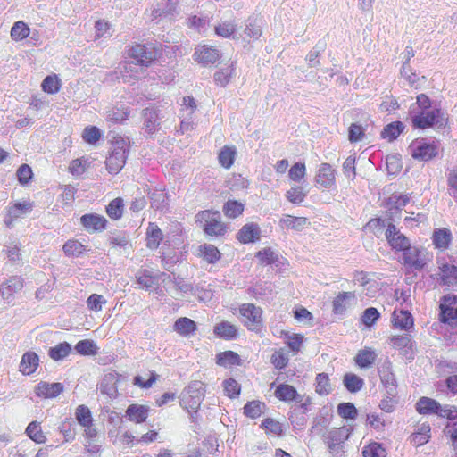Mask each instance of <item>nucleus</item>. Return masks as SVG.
I'll list each match as a JSON object with an SVG mask.
<instances>
[{
  "mask_svg": "<svg viewBox=\"0 0 457 457\" xmlns=\"http://www.w3.org/2000/svg\"><path fill=\"white\" fill-rule=\"evenodd\" d=\"M129 151V141L122 137H114L105 165L109 173L118 174L125 165Z\"/></svg>",
  "mask_w": 457,
  "mask_h": 457,
  "instance_id": "obj_1",
  "label": "nucleus"
},
{
  "mask_svg": "<svg viewBox=\"0 0 457 457\" xmlns=\"http://www.w3.org/2000/svg\"><path fill=\"white\" fill-rule=\"evenodd\" d=\"M205 387L201 381L191 382L180 395V405L188 412H191V418L195 419L197 411L204 398Z\"/></svg>",
  "mask_w": 457,
  "mask_h": 457,
  "instance_id": "obj_2",
  "label": "nucleus"
},
{
  "mask_svg": "<svg viewBox=\"0 0 457 457\" xmlns=\"http://www.w3.org/2000/svg\"><path fill=\"white\" fill-rule=\"evenodd\" d=\"M409 114L413 128L428 129L435 125L444 126L445 119L440 108L434 107L428 111L417 112L414 104L410 107Z\"/></svg>",
  "mask_w": 457,
  "mask_h": 457,
  "instance_id": "obj_3",
  "label": "nucleus"
},
{
  "mask_svg": "<svg viewBox=\"0 0 457 457\" xmlns=\"http://www.w3.org/2000/svg\"><path fill=\"white\" fill-rule=\"evenodd\" d=\"M195 222L199 223L208 236H223L227 227L221 222V215L218 211L204 210L195 215Z\"/></svg>",
  "mask_w": 457,
  "mask_h": 457,
  "instance_id": "obj_4",
  "label": "nucleus"
},
{
  "mask_svg": "<svg viewBox=\"0 0 457 457\" xmlns=\"http://www.w3.org/2000/svg\"><path fill=\"white\" fill-rule=\"evenodd\" d=\"M411 156L419 161L428 162L438 155L440 144L427 138L416 139L409 146Z\"/></svg>",
  "mask_w": 457,
  "mask_h": 457,
  "instance_id": "obj_5",
  "label": "nucleus"
},
{
  "mask_svg": "<svg viewBox=\"0 0 457 457\" xmlns=\"http://www.w3.org/2000/svg\"><path fill=\"white\" fill-rule=\"evenodd\" d=\"M240 314L244 317V323L249 330L259 332L262 328V311L253 303H244L239 308Z\"/></svg>",
  "mask_w": 457,
  "mask_h": 457,
  "instance_id": "obj_6",
  "label": "nucleus"
},
{
  "mask_svg": "<svg viewBox=\"0 0 457 457\" xmlns=\"http://www.w3.org/2000/svg\"><path fill=\"white\" fill-rule=\"evenodd\" d=\"M439 320L445 324H457V295L449 294L442 297Z\"/></svg>",
  "mask_w": 457,
  "mask_h": 457,
  "instance_id": "obj_7",
  "label": "nucleus"
},
{
  "mask_svg": "<svg viewBox=\"0 0 457 457\" xmlns=\"http://www.w3.org/2000/svg\"><path fill=\"white\" fill-rule=\"evenodd\" d=\"M129 55L137 64L147 67L156 58V51L152 46L137 44L131 47Z\"/></svg>",
  "mask_w": 457,
  "mask_h": 457,
  "instance_id": "obj_8",
  "label": "nucleus"
},
{
  "mask_svg": "<svg viewBox=\"0 0 457 457\" xmlns=\"http://www.w3.org/2000/svg\"><path fill=\"white\" fill-rule=\"evenodd\" d=\"M378 373L382 385L386 389V393L391 396L397 394V384L395 374L392 371V364L389 361H385L380 368Z\"/></svg>",
  "mask_w": 457,
  "mask_h": 457,
  "instance_id": "obj_9",
  "label": "nucleus"
},
{
  "mask_svg": "<svg viewBox=\"0 0 457 457\" xmlns=\"http://www.w3.org/2000/svg\"><path fill=\"white\" fill-rule=\"evenodd\" d=\"M390 342L392 345L396 348L400 354L403 355L405 359H414V343L411 335L403 334L394 336L390 338Z\"/></svg>",
  "mask_w": 457,
  "mask_h": 457,
  "instance_id": "obj_10",
  "label": "nucleus"
},
{
  "mask_svg": "<svg viewBox=\"0 0 457 457\" xmlns=\"http://www.w3.org/2000/svg\"><path fill=\"white\" fill-rule=\"evenodd\" d=\"M143 129L147 135H154L161 129L159 111L154 107H147L142 111Z\"/></svg>",
  "mask_w": 457,
  "mask_h": 457,
  "instance_id": "obj_11",
  "label": "nucleus"
},
{
  "mask_svg": "<svg viewBox=\"0 0 457 457\" xmlns=\"http://www.w3.org/2000/svg\"><path fill=\"white\" fill-rule=\"evenodd\" d=\"M386 237L390 246L395 251H403L411 245L408 237L402 234L392 223L387 226Z\"/></svg>",
  "mask_w": 457,
  "mask_h": 457,
  "instance_id": "obj_12",
  "label": "nucleus"
},
{
  "mask_svg": "<svg viewBox=\"0 0 457 457\" xmlns=\"http://www.w3.org/2000/svg\"><path fill=\"white\" fill-rule=\"evenodd\" d=\"M23 287V279L19 276H12L0 285V295L8 303L14 297V295Z\"/></svg>",
  "mask_w": 457,
  "mask_h": 457,
  "instance_id": "obj_13",
  "label": "nucleus"
},
{
  "mask_svg": "<svg viewBox=\"0 0 457 457\" xmlns=\"http://www.w3.org/2000/svg\"><path fill=\"white\" fill-rule=\"evenodd\" d=\"M336 171L329 163H321L315 177L316 183L326 189L336 183Z\"/></svg>",
  "mask_w": 457,
  "mask_h": 457,
  "instance_id": "obj_14",
  "label": "nucleus"
},
{
  "mask_svg": "<svg viewBox=\"0 0 457 457\" xmlns=\"http://www.w3.org/2000/svg\"><path fill=\"white\" fill-rule=\"evenodd\" d=\"M80 222L87 231L99 232L105 229L107 220L96 213H87L81 216Z\"/></svg>",
  "mask_w": 457,
  "mask_h": 457,
  "instance_id": "obj_15",
  "label": "nucleus"
},
{
  "mask_svg": "<svg viewBox=\"0 0 457 457\" xmlns=\"http://www.w3.org/2000/svg\"><path fill=\"white\" fill-rule=\"evenodd\" d=\"M403 254L404 264L415 270H421L426 262L420 257V252L417 247H411L404 249Z\"/></svg>",
  "mask_w": 457,
  "mask_h": 457,
  "instance_id": "obj_16",
  "label": "nucleus"
},
{
  "mask_svg": "<svg viewBox=\"0 0 457 457\" xmlns=\"http://www.w3.org/2000/svg\"><path fill=\"white\" fill-rule=\"evenodd\" d=\"M261 230L256 223L244 225L237 234V238L243 244L253 243L260 238Z\"/></svg>",
  "mask_w": 457,
  "mask_h": 457,
  "instance_id": "obj_17",
  "label": "nucleus"
},
{
  "mask_svg": "<svg viewBox=\"0 0 457 457\" xmlns=\"http://www.w3.org/2000/svg\"><path fill=\"white\" fill-rule=\"evenodd\" d=\"M354 300L355 294L353 292H340L333 301V312L336 315H344Z\"/></svg>",
  "mask_w": 457,
  "mask_h": 457,
  "instance_id": "obj_18",
  "label": "nucleus"
},
{
  "mask_svg": "<svg viewBox=\"0 0 457 457\" xmlns=\"http://www.w3.org/2000/svg\"><path fill=\"white\" fill-rule=\"evenodd\" d=\"M274 395L283 402L295 401V403H302L303 400V395H299L296 389L288 384L279 385L276 388Z\"/></svg>",
  "mask_w": 457,
  "mask_h": 457,
  "instance_id": "obj_19",
  "label": "nucleus"
},
{
  "mask_svg": "<svg viewBox=\"0 0 457 457\" xmlns=\"http://www.w3.org/2000/svg\"><path fill=\"white\" fill-rule=\"evenodd\" d=\"M194 55L195 60L204 65L213 64L220 59L219 50L206 46L196 48Z\"/></svg>",
  "mask_w": 457,
  "mask_h": 457,
  "instance_id": "obj_20",
  "label": "nucleus"
},
{
  "mask_svg": "<svg viewBox=\"0 0 457 457\" xmlns=\"http://www.w3.org/2000/svg\"><path fill=\"white\" fill-rule=\"evenodd\" d=\"M347 438L345 428H334L325 436L326 443L331 453L337 452L340 445Z\"/></svg>",
  "mask_w": 457,
  "mask_h": 457,
  "instance_id": "obj_21",
  "label": "nucleus"
},
{
  "mask_svg": "<svg viewBox=\"0 0 457 457\" xmlns=\"http://www.w3.org/2000/svg\"><path fill=\"white\" fill-rule=\"evenodd\" d=\"M63 391L62 383H48L41 381L36 387V394L45 398H53L59 395Z\"/></svg>",
  "mask_w": 457,
  "mask_h": 457,
  "instance_id": "obj_22",
  "label": "nucleus"
},
{
  "mask_svg": "<svg viewBox=\"0 0 457 457\" xmlns=\"http://www.w3.org/2000/svg\"><path fill=\"white\" fill-rule=\"evenodd\" d=\"M439 270L441 284L457 287V266L445 263Z\"/></svg>",
  "mask_w": 457,
  "mask_h": 457,
  "instance_id": "obj_23",
  "label": "nucleus"
},
{
  "mask_svg": "<svg viewBox=\"0 0 457 457\" xmlns=\"http://www.w3.org/2000/svg\"><path fill=\"white\" fill-rule=\"evenodd\" d=\"M39 357L34 352H27L22 355L20 362V371L24 375H30L38 367Z\"/></svg>",
  "mask_w": 457,
  "mask_h": 457,
  "instance_id": "obj_24",
  "label": "nucleus"
},
{
  "mask_svg": "<svg viewBox=\"0 0 457 457\" xmlns=\"http://www.w3.org/2000/svg\"><path fill=\"white\" fill-rule=\"evenodd\" d=\"M151 207L161 212H166L169 208L168 194L163 189H154L149 192Z\"/></svg>",
  "mask_w": 457,
  "mask_h": 457,
  "instance_id": "obj_25",
  "label": "nucleus"
},
{
  "mask_svg": "<svg viewBox=\"0 0 457 457\" xmlns=\"http://www.w3.org/2000/svg\"><path fill=\"white\" fill-rule=\"evenodd\" d=\"M392 322L394 327L403 330H409L414 324L411 313L404 310H401L399 312L396 310L394 311Z\"/></svg>",
  "mask_w": 457,
  "mask_h": 457,
  "instance_id": "obj_26",
  "label": "nucleus"
},
{
  "mask_svg": "<svg viewBox=\"0 0 457 457\" xmlns=\"http://www.w3.org/2000/svg\"><path fill=\"white\" fill-rule=\"evenodd\" d=\"M196 328V323L187 317L179 318L173 325V329L182 337H190Z\"/></svg>",
  "mask_w": 457,
  "mask_h": 457,
  "instance_id": "obj_27",
  "label": "nucleus"
},
{
  "mask_svg": "<svg viewBox=\"0 0 457 457\" xmlns=\"http://www.w3.org/2000/svg\"><path fill=\"white\" fill-rule=\"evenodd\" d=\"M149 407L145 405L131 404L126 410V416L131 421L144 422L148 417Z\"/></svg>",
  "mask_w": 457,
  "mask_h": 457,
  "instance_id": "obj_28",
  "label": "nucleus"
},
{
  "mask_svg": "<svg viewBox=\"0 0 457 457\" xmlns=\"http://www.w3.org/2000/svg\"><path fill=\"white\" fill-rule=\"evenodd\" d=\"M214 334L226 340L235 339L237 336L236 326L228 321H222L215 325L213 328Z\"/></svg>",
  "mask_w": 457,
  "mask_h": 457,
  "instance_id": "obj_29",
  "label": "nucleus"
},
{
  "mask_svg": "<svg viewBox=\"0 0 457 457\" xmlns=\"http://www.w3.org/2000/svg\"><path fill=\"white\" fill-rule=\"evenodd\" d=\"M377 354L370 348L361 350L354 358L355 363L361 369L370 367L376 361Z\"/></svg>",
  "mask_w": 457,
  "mask_h": 457,
  "instance_id": "obj_30",
  "label": "nucleus"
},
{
  "mask_svg": "<svg viewBox=\"0 0 457 457\" xmlns=\"http://www.w3.org/2000/svg\"><path fill=\"white\" fill-rule=\"evenodd\" d=\"M147 247L156 249L162 240V232L160 228L154 222H150L146 231Z\"/></svg>",
  "mask_w": 457,
  "mask_h": 457,
  "instance_id": "obj_31",
  "label": "nucleus"
},
{
  "mask_svg": "<svg viewBox=\"0 0 457 457\" xmlns=\"http://www.w3.org/2000/svg\"><path fill=\"white\" fill-rule=\"evenodd\" d=\"M433 244L440 249H446L452 240V233L447 228H436L433 233Z\"/></svg>",
  "mask_w": 457,
  "mask_h": 457,
  "instance_id": "obj_32",
  "label": "nucleus"
},
{
  "mask_svg": "<svg viewBox=\"0 0 457 457\" xmlns=\"http://www.w3.org/2000/svg\"><path fill=\"white\" fill-rule=\"evenodd\" d=\"M307 223L308 220L304 217H295L288 214L283 215L279 220V225L282 228H292L295 230H301Z\"/></svg>",
  "mask_w": 457,
  "mask_h": 457,
  "instance_id": "obj_33",
  "label": "nucleus"
},
{
  "mask_svg": "<svg viewBox=\"0 0 457 457\" xmlns=\"http://www.w3.org/2000/svg\"><path fill=\"white\" fill-rule=\"evenodd\" d=\"M404 125L402 121H394L386 125L381 131V137L389 142L395 140L403 131Z\"/></svg>",
  "mask_w": 457,
  "mask_h": 457,
  "instance_id": "obj_34",
  "label": "nucleus"
},
{
  "mask_svg": "<svg viewBox=\"0 0 457 457\" xmlns=\"http://www.w3.org/2000/svg\"><path fill=\"white\" fill-rule=\"evenodd\" d=\"M439 403L428 397H421L416 403V410L420 414H436Z\"/></svg>",
  "mask_w": 457,
  "mask_h": 457,
  "instance_id": "obj_35",
  "label": "nucleus"
},
{
  "mask_svg": "<svg viewBox=\"0 0 457 457\" xmlns=\"http://www.w3.org/2000/svg\"><path fill=\"white\" fill-rule=\"evenodd\" d=\"M71 353V345L68 342H62L48 350V355L54 361H61Z\"/></svg>",
  "mask_w": 457,
  "mask_h": 457,
  "instance_id": "obj_36",
  "label": "nucleus"
},
{
  "mask_svg": "<svg viewBox=\"0 0 457 457\" xmlns=\"http://www.w3.org/2000/svg\"><path fill=\"white\" fill-rule=\"evenodd\" d=\"M343 384L350 393H356L363 387L364 380L353 373H346Z\"/></svg>",
  "mask_w": 457,
  "mask_h": 457,
  "instance_id": "obj_37",
  "label": "nucleus"
},
{
  "mask_svg": "<svg viewBox=\"0 0 457 457\" xmlns=\"http://www.w3.org/2000/svg\"><path fill=\"white\" fill-rule=\"evenodd\" d=\"M201 256L208 263H215L220 259V253L213 245H203L199 246Z\"/></svg>",
  "mask_w": 457,
  "mask_h": 457,
  "instance_id": "obj_38",
  "label": "nucleus"
},
{
  "mask_svg": "<svg viewBox=\"0 0 457 457\" xmlns=\"http://www.w3.org/2000/svg\"><path fill=\"white\" fill-rule=\"evenodd\" d=\"M236 154L235 146H224L219 154L220 164L225 169H229L234 163Z\"/></svg>",
  "mask_w": 457,
  "mask_h": 457,
  "instance_id": "obj_39",
  "label": "nucleus"
},
{
  "mask_svg": "<svg viewBox=\"0 0 457 457\" xmlns=\"http://www.w3.org/2000/svg\"><path fill=\"white\" fill-rule=\"evenodd\" d=\"M62 249L67 256L79 257L84 253L85 246L78 240L70 239L63 245Z\"/></svg>",
  "mask_w": 457,
  "mask_h": 457,
  "instance_id": "obj_40",
  "label": "nucleus"
},
{
  "mask_svg": "<svg viewBox=\"0 0 457 457\" xmlns=\"http://www.w3.org/2000/svg\"><path fill=\"white\" fill-rule=\"evenodd\" d=\"M123 200L120 197L113 199L106 206V212L112 220H119L123 214Z\"/></svg>",
  "mask_w": 457,
  "mask_h": 457,
  "instance_id": "obj_41",
  "label": "nucleus"
},
{
  "mask_svg": "<svg viewBox=\"0 0 457 457\" xmlns=\"http://www.w3.org/2000/svg\"><path fill=\"white\" fill-rule=\"evenodd\" d=\"M75 351L81 355H95L97 353V346L93 340L83 339L75 345Z\"/></svg>",
  "mask_w": 457,
  "mask_h": 457,
  "instance_id": "obj_42",
  "label": "nucleus"
},
{
  "mask_svg": "<svg viewBox=\"0 0 457 457\" xmlns=\"http://www.w3.org/2000/svg\"><path fill=\"white\" fill-rule=\"evenodd\" d=\"M260 262L264 265H270L278 262L279 255L271 248H264L256 253Z\"/></svg>",
  "mask_w": 457,
  "mask_h": 457,
  "instance_id": "obj_43",
  "label": "nucleus"
},
{
  "mask_svg": "<svg viewBox=\"0 0 457 457\" xmlns=\"http://www.w3.org/2000/svg\"><path fill=\"white\" fill-rule=\"evenodd\" d=\"M235 71L234 64L231 63L224 68H221L220 71H216L214 74V81L217 85L220 87L226 86L229 78L233 75Z\"/></svg>",
  "mask_w": 457,
  "mask_h": 457,
  "instance_id": "obj_44",
  "label": "nucleus"
},
{
  "mask_svg": "<svg viewBox=\"0 0 457 457\" xmlns=\"http://www.w3.org/2000/svg\"><path fill=\"white\" fill-rule=\"evenodd\" d=\"M129 116L127 108H112L106 112L105 119L111 123H118L126 120Z\"/></svg>",
  "mask_w": 457,
  "mask_h": 457,
  "instance_id": "obj_45",
  "label": "nucleus"
},
{
  "mask_svg": "<svg viewBox=\"0 0 457 457\" xmlns=\"http://www.w3.org/2000/svg\"><path fill=\"white\" fill-rule=\"evenodd\" d=\"M29 28L21 21H16L11 29V37L15 41L22 40L29 37Z\"/></svg>",
  "mask_w": 457,
  "mask_h": 457,
  "instance_id": "obj_46",
  "label": "nucleus"
},
{
  "mask_svg": "<svg viewBox=\"0 0 457 457\" xmlns=\"http://www.w3.org/2000/svg\"><path fill=\"white\" fill-rule=\"evenodd\" d=\"M243 211L244 204L236 200H229L223 206L224 214L228 218H237Z\"/></svg>",
  "mask_w": 457,
  "mask_h": 457,
  "instance_id": "obj_47",
  "label": "nucleus"
},
{
  "mask_svg": "<svg viewBox=\"0 0 457 457\" xmlns=\"http://www.w3.org/2000/svg\"><path fill=\"white\" fill-rule=\"evenodd\" d=\"M26 434L30 439L37 444L44 443L46 441V436L41 430L40 425L36 421H32L28 425Z\"/></svg>",
  "mask_w": 457,
  "mask_h": 457,
  "instance_id": "obj_48",
  "label": "nucleus"
},
{
  "mask_svg": "<svg viewBox=\"0 0 457 457\" xmlns=\"http://www.w3.org/2000/svg\"><path fill=\"white\" fill-rule=\"evenodd\" d=\"M265 404L260 401L248 402L244 407V413L251 419L258 418L264 409Z\"/></svg>",
  "mask_w": 457,
  "mask_h": 457,
  "instance_id": "obj_49",
  "label": "nucleus"
},
{
  "mask_svg": "<svg viewBox=\"0 0 457 457\" xmlns=\"http://www.w3.org/2000/svg\"><path fill=\"white\" fill-rule=\"evenodd\" d=\"M316 392L320 395H328L331 392L329 378L326 373H320L317 375Z\"/></svg>",
  "mask_w": 457,
  "mask_h": 457,
  "instance_id": "obj_50",
  "label": "nucleus"
},
{
  "mask_svg": "<svg viewBox=\"0 0 457 457\" xmlns=\"http://www.w3.org/2000/svg\"><path fill=\"white\" fill-rule=\"evenodd\" d=\"M75 417L82 427L91 425L93 419L90 410L85 405H79L75 411Z\"/></svg>",
  "mask_w": 457,
  "mask_h": 457,
  "instance_id": "obj_51",
  "label": "nucleus"
},
{
  "mask_svg": "<svg viewBox=\"0 0 457 457\" xmlns=\"http://www.w3.org/2000/svg\"><path fill=\"white\" fill-rule=\"evenodd\" d=\"M137 283L141 288L149 289L154 287L155 278L152 276L151 272L147 270L138 271L136 274Z\"/></svg>",
  "mask_w": 457,
  "mask_h": 457,
  "instance_id": "obj_52",
  "label": "nucleus"
},
{
  "mask_svg": "<svg viewBox=\"0 0 457 457\" xmlns=\"http://www.w3.org/2000/svg\"><path fill=\"white\" fill-rule=\"evenodd\" d=\"M380 318V313L375 307H369L364 310L361 320L367 327H372Z\"/></svg>",
  "mask_w": 457,
  "mask_h": 457,
  "instance_id": "obj_53",
  "label": "nucleus"
},
{
  "mask_svg": "<svg viewBox=\"0 0 457 457\" xmlns=\"http://www.w3.org/2000/svg\"><path fill=\"white\" fill-rule=\"evenodd\" d=\"M337 413L344 419L354 420L358 415V411L353 403H343L338 404Z\"/></svg>",
  "mask_w": 457,
  "mask_h": 457,
  "instance_id": "obj_54",
  "label": "nucleus"
},
{
  "mask_svg": "<svg viewBox=\"0 0 457 457\" xmlns=\"http://www.w3.org/2000/svg\"><path fill=\"white\" fill-rule=\"evenodd\" d=\"M42 89L48 94H55L60 89V81L56 75L46 76L42 82Z\"/></svg>",
  "mask_w": 457,
  "mask_h": 457,
  "instance_id": "obj_55",
  "label": "nucleus"
},
{
  "mask_svg": "<svg viewBox=\"0 0 457 457\" xmlns=\"http://www.w3.org/2000/svg\"><path fill=\"white\" fill-rule=\"evenodd\" d=\"M238 360V354L232 351L220 353L217 355V363L221 366L237 364Z\"/></svg>",
  "mask_w": 457,
  "mask_h": 457,
  "instance_id": "obj_56",
  "label": "nucleus"
},
{
  "mask_svg": "<svg viewBox=\"0 0 457 457\" xmlns=\"http://www.w3.org/2000/svg\"><path fill=\"white\" fill-rule=\"evenodd\" d=\"M178 3L179 0H167L166 6L164 8L154 9L152 12V15L154 18L162 16H171L176 11V6Z\"/></svg>",
  "mask_w": 457,
  "mask_h": 457,
  "instance_id": "obj_57",
  "label": "nucleus"
},
{
  "mask_svg": "<svg viewBox=\"0 0 457 457\" xmlns=\"http://www.w3.org/2000/svg\"><path fill=\"white\" fill-rule=\"evenodd\" d=\"M286 198L292 204H301L305 196L306 193L303 192L301 187H293L286 193Z\"/></svg>",
  "mask_w": 457,
  "mask_h": 457,
  "instance_id": "obj_58",
  "label": "nucleus"
},
{
  "mask_svg": "<svg viewBox=\"0 0 457 457\" xmlns=\"http://www.w3.org/2000/svg\"><path fill=\"white\" fill-rule=\"evenodd\" d=\"M236 31V24L231 21H224L215 26V33L222 37H230Z\"/></svg>",
  "mask_w": 457,
  "mask_h": 457,
  "instance_id": "obj_59",
  "label": "nucleus"
},
{
  "mask_svg": "<svg viewBox=\"0 0 457 457\" xmlns=\"http://www.w3.org/2000/svg\"><path fill=\"white\" fill-rule=\"evenodd\" d=\"M362 455L364 457H386V451L379 444L373 443L363 448Z\"/></svg>",
  "mask_w": 457,
  "mask_h": 457,
  "instance_id": "obj_60",
  "label": "nucleus"
},
{
  "mask_svg": "<svg viewBox=\"0 0 457 457\" xmlns=\"http://www.w3.org/2000/svg\"><path fill=\"white\" fill-rule=\"evenodd\" d=\"M74 426V423L69 420H63L59 426V430L63 435L66 442L72 441L75 438Z\"/></svg>",
  "mask_w": 457,
  "mask_h": 457,
  "instance_id": "obj_61",
  "label": "nucleus"
},
{
  "mask_svg": "<svg viewBox=\"0 0 457 457\" xmlns=\"http://www.w3.org/2000/svg\"><path fill=\"white\" fill-rule=\"evenodd\" d=\"M82 137L85 140V142L88 144H95L97 142L101 137V131L98 128L95 126H89L85 128Z\"/></svg>",
  "mask_w": 457,
  "mask_h": 457,
  "instance_id": "obj_62",
  "label": "nucleus"
},
{
  "mask_svg": "<svg viewBox=\"0 0 457 457\" xmlns=\"http://www.w3.org/2000/svg\"><path fill=\"white\" fill-rule=\"evenodd\" d=\"M448 194L457 202V167L447 176Z\"/></svg>",
  "mask_w": 457,
  "mask_h": 457,
  "instance_id": "obj_63",
  "label": "nucleus"
},
{
  "mask_svg": "<svg viewBox=\"0 0 457 457\" xmlns=\"http://www.w3.org/2000/svg\"><path fill=\"white\" fill-rule=\"evenodd\" d=\"M444 433L450 438L453 447L457 451V420L448 421L444 428Z\"/></svg>",
  "mask_w": 457,
  "mask_h": 457,
  "instance_id": "obj_64",
  "label": "nucleus"
}]
</instances>
